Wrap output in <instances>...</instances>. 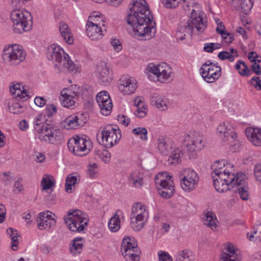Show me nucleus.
Wrapping results in <instances>:
<instances>
[{"label": "nucleus", "instance_id": "1", "mask_svg": "<svg viewBox=\"0 0 261 261\" xmlns=\"http://www.w3.org/2000/svg\"><path fill=\"white\" fill-rule=\"evenodd\" d=\"M129 33L140 40H149L155 36L156 23L145 0H133L126 17Z\"/></svg>", "mask_w": 261, "mask_h": 261}, {"label": "nucleus", "instance_id": "2", "mask_svg": "<svg viewBox=\"0 0 261 261\" xmlns=\"http://www.w3.org/2000/svg\"><path fill=\"white\" fill-rule=\"evenodd\" d=\"M47 58L56 62L55 67L59 72L64 71L66 69L70 72L78 71V66L70 60L69 55L60 46L51 45L48 48Z\"/></svg>", "mask_w": 261, "mask_h": 261}, {"label": "nucleus", "instance_id": "3", "mask_svg": "<svg viewBox=\"0 0 261 261\" xmlns=\"http://www.w3.org/2000/svg\"><path fill=\"white\" fill-rule=\"evenodd\" d=\"M226 161L222 160L218 161L214 163L212 168L214 169L212 172V176L213 179V184L216 190L220 193L227 191V184L232 178V175H234L227 170L228 168L232 167V165L228 164L226 167Z\"/></svg>", "mask_w": 261, "mask_h": 261}, {"label": "nucleus", "instance_id": "4", "mask_svg": "<svg viewBox=\"0 0 261 261\" xmlns=\"http://www.w3.org/2000/svg\"><path fill=\"white\" fill-rule=\"evenodd\" d=\"M206 27V18L204 13L199 10L193 9L187 22L184 25L178 28L179 33H184V35L180 36H179L178 34L177 35L182 40L185 39L186 34L191 36L195 30L199 33H202Z\"/></svg>", "mask_w": 261, "mask_h": 261}, {"label": "nucleus", "instance_id": "5", "mask_svg": "<svg viewBox=\"0 0 261 261\" xmlns=\"http://www.w3.org/2000/svg\"><path fill=\"white\" fill-rule=\"evenodd\" d=\"M64 220L68 229L73 232H81L89 222L87 215L79 210H71Z\"/></svg>", "mask_w": 261, "mask_h": 261}, {"label": "nucleus", "instance_id": "6", "mask_svg": "<svg viewBox=\"0 0 261 261\" xmlns=\"http://www.w3.org/2000/svg\"><path fill=\"white\" fill-rule=\"evenodd\" d=\"M11 20L13 23V31L16 33H22L31 30L33 23L28 12L15 9L11 12Z\"/></svg>", "mask_w": 261, "mask_h": 261}, {"label": "nucleus", "instance_id": "7", "mask_svg": "<svg viewBox=\"0 0 261 261\" xmlns=\"http://www.w3.org/2000/svg\"><path fill=\"white\" fill-rule=\"evenodd\" d=\"M148 213L145 205L140 202L133 204L130 216V226L136 231L141 230L145 224Z\"/></svg>", "mask_w": 261, "mask_h": 261}, {"label": "nucleus", "instance_id": "8", "mask_svg": "<svg viewBox=\"0 0 261 261\" xmlns=\"http://www.w3.org/2000/svg\"><path fill=\"white\" fill-rule=\"evenodd\" d=\"M154 182L159 190V194L163 198L168 199L174 193L172 176L167 172L160 173L154 177Z\"/></svg>", "mask_w": 261, "mask_h": 261}, {"label": "nucleus", "instance_id": "9", "mask_svg": "<svg viewBox=\"0 0 261 261\" xmlns=\"http://www.w3.org/2000/svg\"><path fill=\"white\" fill-rule=\"evenodd\" d=\"M246 174L240 172L236 175H232V178L227 184L228 190L233 189L238 192L240 198L243 200H247L249 197L248 186Z\"/></svg>", "mask_w": 261, "mask_h": 261}, {"label": "nucleus", "instance_id": "10", "mask_svg": "<svg viewBox=\"0 0 261 261\" xmlns=\"http://www.w3.org/2000/svg\"><path fill=\"white\" fill-rule=\"evenodd\" d=\"M26 53L22 46L18 44L6 46L3 50V59L10 65H17L23 61Z\"/></svg>", "mask_w": 261, "mask_h": 261}, {"label": "nucleus", "instance_id": "11", "mask_svg": "<svg viewBox=\"0 0 261 261\" xmlns=\"http://www.w3.org/2000/svg\"><path fill=\"white\" fill-rule=\"evenodd\" d=\"M179 178L182 189L187 192H190L196 188L199 179L198 173L191 168L182 170L179 173Z\"/></svg>", "mask_w": 261, "mask_h": 261}, {"label": "nucleus", "instance_id": "12", "mask_svg": "<svg viewBox=\"0 0 261 261\" xmlns=\"http://www.w3.org/2000/svg\"><path fill=\"white\" fill-rule=\"evenodd\" d=\"M38 138L40 141L46 143L58 145L64 140V135L60 129L55 126L48 125L43 127Z\"/></svg>", "mask_w": 261, "mask_h": 261}, {"label": "nucleus", "instance_id": "13", "mask_svg": "<svg viewBox=\"0 0 261 261\" xmlns=\"http://www.w3.org/2000/svg\"><path fill=\"white\" fill-rule=\"evenodd\" d=\"M120 130L110 125L105 127L101 133V140L99 143L106 148H111L120 140Z\"/></svg>", "mask_w": 261, "mask_h": 261}, {"label": "nucleus", "instance_id": "14", "mask_svg": "<svg viewBox=\"0 0 261 261\" xmlns=\"http://www.w3.org/2000/svg\"><path fill=\"white\" fill-rule=\"evenodd\" d=\"M148 77L150 78L149 73L153 74L160 82L164 83L170 80L172 72L170 66L166 63H162L158 65L153 63L148 64L146 68Z\"/></svg>", "mask_w": 261, "mask_h": 261}, {"label": "nucleus", "instance_id": "15", "mask_svg": "<svg viewBox=\"0 0 261 261\" xmlns=\"http://www.w3.org/2000/svg\"><path fill=\"white\" fill-rule=\"evenodd\" d=\"M69 150L76 155L82 156L87 154L92 146L90 139L77 137L68 142Z\"/></svg>", "mask_w": 261, "mask_h": 261}, {"label": "nucleus", "instance_id": "16", "mask_svg": "<svg viewBox=\"0 0 261 261\" xmlns=\"http://www.w3.org/2000/svg\"><path fill=\"white\" fill-rule=\"evenodd\" d=\"M184 141L188 151L190 153L201 150L206 144L203 136L195 132L187 134Z\"/></svg>", "mask_w": 261, "mask_h": 261}, {"label": "nucleus", "instance_id": "17", "mask_svg": "<svg viewBox=\"0 0 261 261\" xmlns=\"http://www.w3.org/2000/svg\"><path fill=\"white\" fill-rule=\"evenodd\" d=\"M96 99L100 108L101 113L105 116L110 114L113 104L109 93L106 91L99 92L96 95Z\"/></svg>", "mask_w": 261, "mask_h": 261}, {"label": "nucleus", "instance_id": "18", "mask_svg": "<svg viewBox=\"0 0 261 261\" xmlns=\"http://www.w3.org/2000/svg\"><path fill=\"white\" fill-rule=\"evenodd\" d=\"M118 88L119 91L124 94L134 93L137 88L136 80L133 77L127 75H123L120 78Z\"/></svg>", "mask_w": 261, "mask_h": 261}, {"label": "nucleus", "instance_id": "19", "mask_svg": "<svg viewBox=\"0 0 261 261\" xmlns=\"http://www.w3.org/2000/svg\"><path fill=\"white\" fill-rule=\"evenodd\" d=\"M200 74L203 80L208 83H213L217 80L220 76L221 68L217 65H213L212 67L200 68Z\"/></svg>", "mask_w": 261, "mask_h": 261}, {"label": "nucleus", "instance_id": "20", "mask_svg": "<svg viewBox=\"0 0 261 261\" xmlns=\"http://www.w3.org/2000/svg\"><path fill=\"white\" fill-rule=\"evenodd\" d=\"M96 73L101 84L107 85L112 82V72L106 63L101 62L97 64Z\"/></svg>", "mask_w": 261, "mask_h": 261}, {"label": "nucleus", "instance_id": "21", "mask_svg": "<svg viewBox=\"0 0 261 261\" xmlns=\"http://www.w3.org/2000/svg\"><path fill=\"white\" fill-rule=\"evenodd\" d=\"M77 93L70 88L63 89L60 96L61 105L64 107L72 109L77 100Z\"/></svg>", "mask_w": 261, "mask_h": 261}, {"label": "nucleus", "instance_id": "22", "mask_svg": "<svg viewBox=\"0 0 261 261\" xmlns=\"http://www.w3.org/2000/svg\"><path fill=\"white\" fill-rule=\"evenodd\" d=\"M217 134L224 141L227 140L229 137L233 139L238 137L237 133L233 131L232 125L228 121L220 123L217 128Z\"/></svg>", "mask_w": 261, "mask_h": 261}, {"label": "nucleus", "instance_id": "23", "mask_svg": "<svg viewBox=\"0 0 261 261\" xmlns=\"http://www.w3.org/2000/svg\"><path fill=\"white\" fill-rule=\"evenodd\" d=\"M49 211L41 212L37 219L38 228L40 230L49 229L56 225V221L52 218Z\"/></svg>", "mask_w": 261, "mask_h": 261}, {"label": "nucleus", "instance_id": "24", "mask_svg": "<svg viewBox=\"0 0 261 261\" xmlns=\"http://www.w3.org/2000/svg\"><path fill=\"white\" fill-rule=\"evenodd\" d=\"M174 145L173 141L169 138L161 136L157 140L158 149L163 155H169Z\"/></svg>", "mask_w": 261, "mask_h": 261}, {"label": "nucleus", "instance_id": "25", "mask_svg": "<svg viewBox=\"0 0 261 261\" xmlns=\"http://www.w3.org/2000/svg\"><path fill=\"white\" fill-rule=\"evenodd\" d=\"M101 27L95 25L86 24L87 35L92 40L96 41L102 39L106 32V29H102Z\"/></svg>", "mask_w": 261, "mask_h": 261}, {"label": "nucleus", "instance_id": "26", "mask_svg": "<svg viewBox=\"0 0 261 261\" xmlns=\"http://www.w3.org/2000/svg\"><path fill=\"white\" fill-rule=\"evenodd\" d=\"M245 134L248 139L256 146H261V129L249 127L246 128Z\"/></svg>", "mask_w": 261, "mask_h": 261}, {"label": "nucleus", "instance_id": "27", "mask_svg": "<svg viewBox=\"0 0 261 261\" xmlns=\"http://www.w3.org/2000/svg\"><path fill=\"white\" fill-rule=\"evenodd\" d=\"M144 174L138 170H135L128 176L129 185L135 188H140L144 184Z\"/></svg>", "mask_w": 261, "mask_h": 261}, {"label": "nucleus", "instance_id": "28", "mask_svg": "<svg viewBox=\"0 0 261 261\" xmlns=\"http://www.w3.org/2000/svg\"><path fill=\"white\" fill-rule=\"evenodd\" d=\"M124 215L122 211L117 210L108 223V227L111 232H116L120 228V218H123Z\"/></svg>", "mask_w": 261, "mask_h": 261}, {"label": "nucleus", "instance_id": "29", "mask_svg": "<svg viewBox=\"0 0 261 261\" xmlns=\"http://www.w3.org/2000/svg\"><path fill=\"white\" fill-rule=\"evenodd\" d=\"M150 102L161 111L166 110L169 105V101L167 98L157 94H154L151 96Z\"/></svg>", "mask_w": 261, "mask_h": 261}, {"label": "nucleus", "instance_id": "30", "mask_svg": "<svg viewBox=\"0 0 261 261\" xmlns=\"http://www.w3.org/2000/svg\"><path fill=\"white\" fill-rule=\"evenodd\" d=\"M10 92L15 98L25 100L29 98L26 90L20 83H17L10 87Z\"/></svg>", "mask_w": 261, "mask_h": 261}, {"label": "nucleus", "instance_id": "31", "mask_svg": "<svg viewBox=\"0 0 261 261\" xmlns=\"http://www.w3.org/2000/svg\"><path fill=\"white\" fill-rule=\"evenodd\" d=\"M59 31L64 40L69 44L73 43L74 39L68 25L64 22H60L59 24Z\"/></svg>", "mask_w": 261, "mask_h": 261}, {"label": "nucleus", "instance_id": "32", "mask_svg": "<svg viewBox=\"0 0 261 261\" xmlns=\"http://www.w3.org/2000/svg\"><path fill=\"white\" fill-rule=\"evenodd\" d=\"M184 156V153L180 149L173 147L169 154L168 161L171 164H178L181 162Z\"/></svg>", "mask_w": 261, "mask_h": 261}, {"label": "nucleus", "instance_id": "33", "mask_svg": "<svg viewBox=\"0 0 261 261\" xmlns=\"http://www.w3.org/2000/svg\"><path fill=\"white\" fill-rule=\"evenodd\" d=\"M194 254L188 249L179 251L175 256V261H194Z\"/></svg>", "mask_w": 261, "mask_h": 261}, {"label": "nucleus", "instance_id": "34", "mask_svg": "<svg viewBox=\"0 0 261 261\" xmlns=\"http://www.w3.org/2000/svg\"><path fill=\"white\" fill-rule=\"evenodd\" d=\"M88 25H95L105 27V24L103 21L102 16L98 12H93L88 18L87 22Z\"/></svg>", "mask_w": 261, "mask_h": 261}, {"label": "nucleus", "instance_id": "35", "mask_svg": "<svg viewBox=\"0 0 261 261\" xmlns=\"http://www.w3.org/2000/svg\"><path fill=\"white\" fill-rule=\"evenodd\" d=\"M217 223L218 220L215 214L211 212H207L203 220L204 224L212 230H216L218 226Z\"/></svg>", "mask_w": 261, "mask_h": 261}, {"label": "nucleus", "instance_id": "36", "mask_svg": "<svg viewBox=\"0 0 261 261\" xmlns=\"http://www.w3.org/2000/svg\"><path fill=\"white\" fill-rule=\"evenodd\" d=\"M80 125L77 116H70L61 123V126L66 129H74Z\"/></svg>", "mask_w": 261, "mask_h": 261}, {"label": "nucleus", "instance_id": "37", "mask_svg": "<svg viewBox=\"0 0 261 261\" xmlns=\"http://www.w3.org/2000/svg\"><path fill=\"white\" fill-rule=\"evenodd\" d=\"M80 176L74 175V174H70L67 176L65 182V191L67 193L72 192L73 188L80 180Z\"/></svg>", "mask_w": 261, "mask_h": 261}, {"label": "nucleus", "instance_id": "38", "mask_svg": "<svg viewBox=\"0 0 261 261\" xmlns=\"http://www.w3.org/2000/svg\"><path fill=\"white\" fill-rule=\"evenodd\" d=\"M238 51L233 48L229 49V51H221L218 55L219 59L221 60H228L229 62L234 61L235 58L238 57Z\"/></svg>", "mask_w": 261, "mask_h": 261}, {"label": "nucleus", "instance_id": "39", "mask_svg": "<svg viewBox=\"0 0 261 261\" xmlns=\"http://www.w3.org/2000/svg\"><path fill=\"white\" fill-rule=\"evenodd\" d=\"M7 233L11 240V248L13 250L16 251L18 249L19 244L18 237H19L17 231L11 227L7 230Z\"/></svg>", "mask_w": 261, "mask_h": 261}, {"label": "nucleus", "instance_id": "40", "mask_svg": "<svg viewBox=\"0 0 261 261\" xmlns=\"http://www.w3.org/2000/svg\"><path fill=\"white\" fill-rule=\"evenodd\" d=\"M125 247H127L128 250L135 249L136 248H139L137 241L134 238L129 237H126L122 240L121 251H124Z\"/></svg>", "mask_w": 261, "mask_h": 261}, {"label": "nucleus", "instance_id": "41", "mask_svg": "<svg viewBox=\"0 0 261 261\" xmlns=\"http://www.w3.org/2000/svg\"><path fill=\"white\" fill-rule=\"evenodd\" d=\"M9 110L11 113L19 114L23 113L25 111V108L22 103L15 100L11 102H9Z\"/></svg>", "mask_w": 261, "mask_h": 261}, {"label": "nucleus", "instance_id": "42", "mask_svg": "<svg viewBox=\"0 0 261 261\" xmlns=\"http://www.w3.org/2000/svg\"><path fill=\"white\" fill-rule=\"evenodd\" d=\"M83 248V238H76L73 240V243L70 248V252L72 254H80Z\"/></svg>", "mask_w": 261, "mask_h": 261}, {"label": "nucleus", "instance_id": "43", "mask_svg": "<svg viewBox=\"0 0 261 261\" xmlns=\"http://www.w3.org/2000/svg\"><path fill=\"white\" fill-rule=\"evenodd\" d=\"M55 185V180L53 176L47 175H44L41 181L43 190L51 189L54 187Z\"/></svg>", "mask_w": 261, "mask_h": 261}, {"label": "nucleus", "instance_id": "44", "mask_svg": "<svg viewBox=\"0 0 261 261\" xmlns=\"http://www.w3.org/2000/svg\"><path fill=\"white\" fill-rule=\"evenodd\" d=\"M235 67L241 75L247 76L250 75L251 71L248 68L247 66L244 62L242 61H238L236 63Z\"/></svg>", "mask_w": 261, "mask_h": 261}, {"label": "nucleus", "instance_id": "45", "mask_svg": "<svg viewBox=\"0 0 261 261\" xmlns=\"http://www.w3.org/2000/svg\"><path fill=\"white\" fill-rule=\"evenodd\" d=\"M95 155L98 156L105 163H109L111 160V154L106 149H96L95 150Z\"/></svg>", "mask_w": 261, "mask_h": 261}, {"label": "nucleus", "instance_id": "46", "mask_svg": "<svg viewBox=\"0 0 261 261\" xmlns=\"http://www.w3.org/2000/svg\"><path fill=\"white\" fill-rule=\"evenodd\" d=\"M240 8L242 11L247 14L252 9L254 0H240Z\"/></svg>", "mask_w": 261, "mask_h": 261}, {"label": "nucleus", "instance_id": "47", "mask_svg": "<svg viewBox=\"0 0 261 261\" xmlns=\"http://www.w3.org/2000/svg\"><path fill=\"white\" fill-rule=\"evenodd\" d=\"M44 116L40 115L37 117L34 121V128L39 133V135L41 134V132L43 127H47L49 125H43L42 119Z\"/></svg>", "mask_w": 261, "mask_h": 261}, {"label": "nucleus", "instance_id": "48", "mask_svg": "<svg viewBox=\"0 0 261 261\" xmlns=\"http://www.w3.org/2000/svg\"><path fill=\"white\" fill-rule=\"evenodd\" d=\"M132 133L137 136H139L140 138L143 140H147V130L145 127H137L133 129Z\"/></svg>", "mask_w": 261, "mask_h": 261}, {"label": "nucleus", "instance_id": "49", "mask_svg": "<svg viewBox=\"0 0 261 261\" xmlns=\"http://www.w3.org/2000/svg\"><path fill=\"white\" fill-rule=\"evenodd\" d=\"M135 253L130 254L128 252L127 254L122 255L126 261H139L140 260L141 250L136 251Z\"/></svg>", "mask_w": 261, "mask_h": 261}, {"label": "nucleus", "instance_id": "50", "mask_svg": "<svg viewBox=\"0 0 261 261\" xmlns=\"http://www.w3.org/2000/svg\"><path fill=\"white\" fill-rule=\"evenodd\" d=\"M12 176L9 172H3L1 174V179L4 185H10L12 181Z\"/></svg>", "mask_w": 261, "mask_h": 261}, {"label": "nucleus", "instance_id": "51", "mask_svg": "<svg viewBox=\"0 0 261 261\" xmlns=\"http://www.w3.org/2000/svg\"><path fill=\"white\" fill-rule=\"evenodd\" d=\"M164 6L167 8H175L178 6L179 0H161Z\"/></svg>", "mask_w": 261, "mask_h": 261}, {"label": "nucleus", "instance_id": "52", "mask_svg": "<svg viewBox=\"0 0 261 261\" xmlns=\"http://www.w3.org/2000/svg\"><path fill=\"white\" fill-rule=\"evenodd\" d=\"M147 113V108L146 106L137 108V110L135 113V115L138 117L143 118L145 117Z\"/></svg>", "mask_w": 261, "mask_h": 261}, {"label": "nucleus", "instance_id": "53", "mask_svg": "<svg viewBox=\"0 0 261 261\" xmlns=\"http://www.w3.org/2000/svg\"><path fill=\"white\" fill-rule=\"evenodd\" d=\"M219 19H218V20L216 21V22L217 23V27L216 28V31L218 34L221 35L222 38H226V36H224L225 35V33H226L225 32V27L223 24L222 22H221V21L219 22Z\"/></svg>", "mask_w": 261, "mask_h": 261}, {"label": "nucleus", "instance_id": "54", "mask_svg": "<svg viewBox=\"0 0 261 261\" xmlns=\"http://www.w3.org/2000/svg\"><path fill=\"white\" fill-rule=\"evenodd\" d=\"M158 256L159 261H173L172 257L167 252L159 251Z\"/></svg>", "mask_w": 261, "mask_h": 261}, {"label": "nucleus", "instance_id": "55", "mask_svg": "<svg viewBox=\"0 0 261 261\" xmlns=\"http://www.w3.org/2000/svg\"><path fill=\"white\" fill-rule=\"evenodd\" d=\"M98 165L96 163L90 164L88 166V173L91 177H95L97 172Z\"/></svg>", "mask_w": 261, "mask_h": 261}, {"label": "nucleus", "instance_id": "56", "mask_svg": "<svg viewBox=\"0 0 261 261\" xmlns=\"http://www.w3.org/2000/svg\"><path fill=\"white\" fill-rule=\"evenodd\" d=\"M251 83L256 89L261 90V80L259 77H253L251 80Z\"/></svg>", "mask_w": 261, "mask_h": 261}, {"label": "nucleus", "instance_id": "57", "mask_svg": "<svg viewBox=\"0 0 261 261\" xmlns=\"http://www.w3.org/2000/svg\"><path fill=\"white\" fill-rule=\"evenodd\" d=\"M111 44L116 51H119L122 48V46L119 40L117 39H112L111 41Z\"/></svg>", "mask_w": 261, "mask_h": 261}, {"label": "nucleus", "instance_id": "58", "mask_svg": "<svg viewBox=\"0 0 261 261\" xmlns=\"http://www.w3.org/2000/svg\"><path fill=\"white\" fill-rule=\"evenodd\" d=\"M46 111L48 116H53L57 112V107L53 105H48L46 108Z\"/></svg>", "mask_w": 261, "mask_h": 261}, {"label": "nucleus", "instance_id": "59", "mask_svg": "<svg viewBox=\"0 0 261 261\" xmlns=\"http://www.w3.org/2000/svg\"><path fill=\"white\" fill-rule=\"evenodd\" d=\"M22 178H18L17 180L14 182V191H17L18 192H20L23 190V186L21 184Z\"/></svg>", "mask_w": 261, "mask_h": 261}, {"label": "nucleus", "instance_id": "60", "mask_svg": "<svg viewBox=\"0 0 261 261\" xmlns=\"http://www.w3.org/2000/svg\"><path fill=\"white\" fill-rule=\"evenodd\" d=\"M254 170V175L256 179L261 181V163L256 165Z\"/></svg>", "mask_w": 261, "mask_h": 261}, {"label": "nucleus", "instance_id": "61", "mask_svg": "<svg viewBox=\"0 0 261 261\" xmlns=\"http://www.w3.org/2000/svg\"><path fill=\"white\" fill-rule=\"evenodd\" d=\"M118 121L124 126H127L129 122V119L124 115H118Z\"/></svg>", "mask_w": 261, "mask_h": 261}, {"label": "nucleus", "instance_id": "62", "mask_svg": "<svg viewBox=\"0 0 261 261\" xmlns=\"http://www.w3.org/2000/svg\"><path fill=\"white\" fill-rule=\"evenodd\" d=\"M35 103L39 107L44 106L46 103V100L41 97H36L34 99Z\"/></svg>", "mask_w": 261, "mask_h": 261}, {"label": "nucleus", "instance_id": "63", "mask_svg": "<svg viewBox=\"0 0 261 261\" xmlns=\"http://www.w3.org/2000/svg\"><path fill=\"white\" fill-rule=\"evenodd\" d=\"M251 68L254 73H255L257 75L261 74V67L259 64L254 62L251 65Z\"/></svg>", "mask_w": 261, "mask_h": 261}, {"label": "nucleus", "instance_id": "64", "mask_svg": "<svg viewBox=\"0 0 261 261\" xmlns=\"http://www.w3.org/2000/svg\"><path fill=\"white\" fill-rule=\"evenodd\" d=\"M35 158L36 161L38 163L43 162L45 159L44 154L41 152H36Z\"/></svg>", "mask_w": 261, "mask_h": 261}]
</instances>
